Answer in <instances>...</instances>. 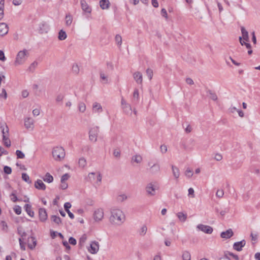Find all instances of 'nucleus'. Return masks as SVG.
I'll return each mask as SVG.
<instances>
[{"mask_svg": "<svg viewBox=\"0 0 260 260\" xmlns=\"http://www.w3.org/2000/svg\"><path fill=\"white\" fill-rule=\"evenodd\" d=\"M109 222L114 225H120L125 220V215L122 210L117 207H112L110 209Z\"/></svg>", "mask_w": 260, "mask_h": 260, "instance_id": "f257e3e1", "label": "nucleus"}, {"mask_svg": "<svg viewBox=\"0 0 260 260\" xmlns=\"http://www.w3.org/2000/svg\"><path fill=\"white\" fill-rule=\"evenodd\" d=\"M28 55V51L27 50L24 49L22 50L19 51L18 52L14 61V65L15 66H18L23 64Z\"/></svg>", "mask_w": 260, "mask_h": 260, "instance_id": "f03ea898", "label": "nucleus"}, {"mask_svg": "<svg viewBox=\"0 0 260 260\" xmlns=\"http://www.w3.org/2000/svg\"><path fill=\"white\" fill-rule=\"evenodd\" d=\"M52 156L55 160L60 161L65 156V151L61 147H56L52 150Z\"/></svg>", "mask_w": 260, "mask_h": 260, "instance_id": "7ed1b4c3", "label": "nucleus"}, {"mask_svg": "<svg viewBox=\"0 0 260 260\" xmlns=\"http://www.w3.org/2000/svg\"><path fill=\"white\" fill-rule=\"evenodd\" d=\"M92 217L94 222H101L104 218V209L103 208H96L93 211Z\"/></svg>", "mask_w": 260, "mask_h": 260, "instance_id": "20e7f679", "label": "nucleus"}, {"mask_svg": "<svg viewBox=\"0 0 260 260\" xmlns=\"http://www.w3.org/2000/svg\"><path fill=\"white\" fill-rule=\"evenodd\" d=\"M121 105L124 112L127 115L133 116H136L137 111L135 109L134 110V112H132L131 106L126 102L124 99L121 100Z\"/></svg>", "mask_w": 260, "mask_h": 260, "instance_id": "39448f33", "label": "nucleus"}, {"mask_svg": "<svg viewBox=\"0 0 260 260\" xmlns=\"http://www.w3.org/2000/svg\"><path fill=\"white\" fill-rule=\"evenodd\" d=\"M158 187L153 182L148 183L145 187L146 195L148 197H153L156 194Z\"/></svg>", "mask_w": 260, "mask_h": 260, "instance_id": "423d86ee", "label": "nucleus"}, {"mask_svg": "<svg viewBox=\"0 0 260 260\" xmlns=\"http://www.w3.org/2000/svg\"><path fill=\"white\" fill-rule=\"evenodd\" d=\"M99 132V131L98 127H94L91 128L89 132V140L94 143L96 142L97 141Z\"/></svg>", "mask_w": 260, "mask_h": 260, "instance_id": "0eeeda50", "label": "nucleus"}, {"mask_svg": "<svg viewBox=\"0 0 260 260\" xmlns=\"http://www.w3.org/2000/svg\"><path fill=\"white\" fill-rule=\"evenodd\" d=\"M148 166L149 167L150 173L152 174H156L160 172V166L157 162L153 164L151 162H149Z\"/></svg>", "mask_w": 260, "mask_h": 260, "instance_id": "6e6552de", "label": "nucleus"}, {"mask_svg": "<svg viewBox=\"0 0 260 260\" xmlns=\"http://www.w3.org/2000/svg\"><path fill=\"white\" fill-rule=\"evenodd\" d=\"M88 251L91 254H96L99 250V243L96 241H92L90 247L88 248Z\"/></svg>", "mask_w": 260, "mask_h": 260, "instance_id": "1a4fd4ad", "label": "nucleus"}, {"mask_svg": "<svg viewBox=\"0 0 260 260\" xmlns=\"http://www.w3.org/2000/svg\"><path fill=\"white\" fill-rule=\"evenodd\" d=\"M133 77L134 80L138 84H142L143 74L142 73L139 71L135 72L133 73Z\"/></svg>", "mask_w": 260, "mask_h": 260, "instance_id": "9d476101", "label": "nucleus"}, {"mask_svg": "<svg viewBox=\"0 0 260 260\" xmlns=\"http://www.w3.org/2000/svg\"><path fill=\"white\" fill-rule=\"evenodd\" d=\"M197 228L206 234H211L213 232V229L211 226L202 224H199Z\"/></svg>", "mask_w": 260, "mask_h": 260, "instance_id": "9b49d317", "label": "nucleus"}, {"mask_svg": "<svg viewBox=\"0 0 260 260\" xmlns=\"http://www.w3.org/2000/svg\"><path fill=\"white\" fill-rule=\"evenodd\" d=\"M34 125V120L30 117H27L24 119V126L27 129H32Z\"/></svg>", "mask_w": 260, "mask_h": 260, "instance_id": "f8f14e48", "label": "nucleus"}, {"mask_svg": "<svg viewBox=\"0 0 260 260\" xmlns=\"http://www.w3.org/2000/svg\"><path fill=\"white\" fill-rule=\"evenodd\" d=\"M246 244L245 240H242L240 242H235L233 245V248L238 251H240L242 250L243 247Z\"/></svg>", "mask_w": 260, "mask_h": 260, "instance_id": "ddd939ff", "label": "nucleus"}, {"mask_svg": "<svg viewBox=\"0 0 260 260\" xmlns=\"http://www.w3.org/2000/svg\"><path fill=\"white\" fill-rule=\"evenodd\" d=\"M9 27L8 25L5 23H0V36H4L8 34Z\"/></svg>", "mask_w": 260, "mask_h": 260, "instance_id": "4468645a", "label": "nucleus"}, {"mask_svg": "<svg viewBox=\"0 0 260 260\" xmlns=\"http://www.w3.org/2000/svg\"><path fill=\"white\" fill-rule=\"evenodd\" d=\"M49 26L45 22L41 23L39 25V31L42 34H47L49 31Z\"/></svg>", "mask_w": 260, "mask_h": 260, "instance_id": "2eb2a0df", "label": "nucleus"}, {"mask_svg": "<svg viewBox=\"0 0 260 260\" xmlns=\"http://www.w3.org/2000/svg\"><path fill=\"white\" fill-rule=\"evenodd\" d=\"M234 235L232 229H230L225 232H223L220 234V237L223 239H229L232 237Z\"/></svg>", "mask_w": 260, "mask_h": 260, "instance_id": "dca6fc26", "label": "nucleus"}, {"mask_svg": "<svg viewBox=\"0 0 260 260\" xmlns=\"http://www.w3.org/2000/svg\"><path fill=\"white\" fill-rule=\"evenodd\" d=\"M35 187L39 190H44L46 189V185L41 180L38 179L35 182Z\"/></svg>", "mask_w": 260, "mask_h": 260, "instance_id": "f3484780", "label": "nucleus"}, {"mask_svg": "<svg viewBox=\"0 0 260 260\" xmlns=\"http://www.w3.org/2000/svg\"><path fill=\"white\" fill-rule=\"evenodd\" d=\"M39 214L41 221H44L47 219V214L45 209L40 208L39 209Z\"/></svg>", "mask_w": 260, "mask_h": 260, "instance_id": "a211bd4d", "label": "nucleus"}, {"mask_svg": "<svg viewBox=\"0 0 260 260\" xmlns=\"http://www.w3.org/2000/svg\"><path fill=\"white\" fill-rule=\"evenodd\" d=\"M81 5L82 9L83 11L87 13H90L91 12V9L85 1L82 0L81 1Z\"/></svg>", "mask_w": 260, "mask_h": 260, "instance_id": "6ab92c4d", "label": "nucleus"}, {"mask_svg": "<svg viewBox=\"0 0 260 260\" xmlns=\"http://www.w3.org/2000/svg\"><path fill=\"white\" fill-rule=\"evenodd\" d=\"M241 30L242 35V37H241L242 39H243L246 42H248L249 41V38L248 31L243 26L241 27Z\"/></svg>", "mask_w": 260, "mask_h": 260, "instance_id": "aec40b11", "label": "nucleus"}, {"mask_svg": "<svg viewBox=\"0 0 260 260\" xmlns=\"http://www.w3.org/2000/svg\"><path fill=\"white\" fill-rule=\"evenodd\" d=\"M1 128L2 129V133H3V137L4 136L9 137V128L6 123H4L3 124H1Z\"/></svg>", "mask_w": 260, "mask_h": 260, "instance_id": "412c9836", "label": "nucleus"}, {"mask_svg": "<svg viewBox=\"0 0 260 260\" xmlns=\"http://www.w3.org/2000/svg\"><path fill=\"white\" fill-rule=\"evenodd\" d=\"M110 2L108 0H101L100 2V7L103 10L108 9L110 7Z\"/></svg>", "mask_w": 260, "mask_h": 260, "instance_id": "4be33fe9", "label": "nucleus"}, {"mask_svg": "<svg viewBox=\"0 0 260 260\" xmlns=\"http://www.w3.org/2000/svg\"><path fill=\"white\" fill-rule=\"evenodd\" d=\"M73 18L71 14H68L65 17V24L67 26H70L72 23Z\"/></svg>", "mask_w": 260, "mask_h": 260, "instance_id": "5701e85b", "label": "nucleus"}, {"mask_svg": "<svg viewBox=\"0 0 260 260\" xmlns=\"http://www.w3.org/2000/svg\"><path fill=\"white\" fill-rule=\"evenodd\" d=\"M176 215L181 222H184L186 221V220L187 219L186 214H185L183 212H178L176 214Z\"/></svg>", "mask_w": 260, "mask_h": 260, "instance_id": "b1692460", "label": "nucleus"}, {"mask_svg": "<svg viewBox=\"0 0 260 260\" xmlns=\"http://www.w3.org/2000/svg\"><path fill=\"white\" fill-rule=\"evenodd\" d=\"M172 170L174 177L175 179H177L180 176V171L179 169L176 166H172Z\"/></svg>", "mask_w": 260, "mask_h": 260, "instance_id": "393cba45", "label": "nucleus"}, {"mask_svg": "<svg viewBox=\"0 0 260 260\" xmlns=\"http://www.w3.org/2000/svg\"><path fill=\"white\" fill-rule=\"evenodd\" d=\"M67 35L66 32L63 30L61 29L58 32V39L60 41H63L67 39Z\"/></svg>", "mask_w": 260, "mask_h": 260, "instance_id": "a878e982", "label": "nucleus"}, {"mask_svg": "<svg viewBox=\"0 0 260 260\" xmlns=\"http://www.w3.org/2000/svg\"><path fill=\"white\" fill-rule=\"evenodd\" d=\"M72 71L73 73L76 75H78L80 73V67L77 63H74L72 67Z\"/></svg>", "mask_w": 260, "mask_h": 260, "instance_id": "bb28decb", "label": "nucleus"}, {"mask_svg": "<svg viewBox=\"0 0 260 260\" xmlns=\"http://www.w3.org/2000/svg\"><path fill=\"white\" fill-rule=\"evenodd\" d=\"M132 160L137 164H140L142 161L143 158L141 155L137 154L132 157Z\"/></svg>", "mask_w": 260, "mask_h": 260, "instance_id": "cd10ccee", "label": "nucleus"}, {"mask_svg": "<svg viewBox=\"0 0 260 260\" xmlns=\"http://www.w3.org/2000/svg\"><path fill=\"white\" fill-rule=\"evenodd\" d=\"M86 164H87L86 159L84 157H82L79 159L78 165H79V167L84 168L86 167Z\"/></svg>", "mask_w": 260, "mask_h": 260, "instance_id": "c85d7f7f", "label": "nucleus"}, {"mask_svg": "<svg viewBox=\"0 0 260 260\" xmlns=\"http://www.w3.org/2000/svg\"><path fill=\"white\" fill-rule=\"evenodd\" d=\"M183 260H191V255L189 251H184L182 254Z\"/></svg>", "mask_w": 260, "mask_h": 260, "instance_id": "c756f323", "label": "nucleus"}, {"mask_svg": "<svg viewBox=\"0 0 260 260\" xmlns=\"http://www.w3.org/2000/svg\"><path fill=\"white\" fill-rule=\"evenodd\" d=\"M43 180L48 183H51L53 181V177L49 173H47L43 178Z\"/></svg>", "mask_w": 260, "mask_h": 260, "instance_id": "7c9ffc66", "label": "nucleus"}, {"mask_svg": "<svg viewBox=\"0 0 260 260\" xmlns=\"http://www.w3.org/2000/svg\"><path fill=\"white\" fill-rule=\"evenodd\" d=\"M26 212L31 217H33L34 213L31 211V206L29 204H26L24 206Z\"/></svg>", "mask_w": 260, "mask_h": 260, "instance_id": "2f4dec72", "label": "nucleus"}, {"mask_svg": "<svg viewBox=\"0 0 260 260\" xmlns=\"http://www.w3.org/2000/svg\"><path fill=\"white\" fill-rule=\"evenodd\" d=\"M93 110L96 112H101L102 110V108L101 105L97 103H95L93 105Z\"/></svg>", "mask_w": 260, "mask_h": 260, "instance_id": "473e14b6", "label": "nucleus"}, {"mask_svg": "<svg viewBox=\"0 0 260 260\" xmlns=\"http://www.w3.org/2000/svg\"><path fill=\"white\" fill-rule=\"evenodd\" d=\"M51 220L57 225H59L61 223V220L60 217L55 215H52L51 217Z\"/></svg>", "mask_w": 260, "mask_h": 260, "instance_id": "72a5a7b5", "label": "nucleus"}, {"mask_svg": "<svg viewBox=\"0 0 260 260\" xmlns=\"http://www.w3.org/2000/svg\"><path fill=\"white\" fill-rule=\"evenodd\" d=\"M147 231V228L146 225H143L139 230V235L144 236L146 235Z\"/></svg>", "mask_w": 260, "mask_h": 260, "instance_id": "f704fd0d", "label": "nucleus"}, {"mask_svg": "<svg viewBox=\"0 0 260 260\" xmlns=\"http://www.w3.org/2000/svg\"><path fill=\"white\" fill-rule=\"evenodd\" d=\"M3 141L4 144V145L7 147H9L11 146V141L10 140L9 138V137H6L5 136H4L3 138Z\"/></svg>", "mask_w": 260, "mask_h": 260, "instance_id": "c9c22d12", "label": "nucleus"}, {"mask_svg": "<svg viewBox=\"0 0 260 260\" xmlns=\"http://www.w3.org/2000/svg\"><path fill=\"white\" fill-rule=\"evenodd\" d=\"M4 3L5 0H1L0 1V20L2 19L4 16Z\"/></svg>", "mask_w": 260, "mask_h": 260, "instance_id": "e433bc0d", "label": "nucleus"}, {"mask_svg": "<svg viewBox=\"0 0 260 260\" xmlns=\"http://www.w3.org/2000/svg\"><path fill=\"white\" fill-rule=\"evenodd\" d=\"M100 78L102 80L103 83L107 84L108 83V76L104 73H100Z\"/></svg>", "mask_w": 260, "mask_h": 260, "instance_id": "4c0bfd02", "label": "nucleus"}, {"mask_svg": "<svg viewBox=\"0 0 260 260\" xmlns=\"http://www.w3.org/2000/svg\"><path fill=\"white\" fill-rule=\"evenodd\" d=\"M116 44L118 46H121L122 44V37L119 35H116L115 38Z\"/></svg>", "mask_w": 260, "mask_h": 260, "instance_id": "58836bf2", "label": "nucleus"}, {"mask_svg": "<svg viewBox=\"0 0 260 260\" xmlns=\"http://www.w3.org/2000/svg\"><path fill=\"white\" fill-rule=\"evenodd\" d=\"M30 239L32 241V244H31L29 243L28 246L30 249H33L36 246L37 241L36 240L35 238L32 237H31Z\"/></svg>", "mask_w": 260, "mask_h": 260, "instance_id": "ea45409f", "label": "nucleus"}, {"mask_svg": "<svg viewBox=\"0 0 260 260\" xmlns=\"http://www.w3.org/2000/svg\"><path fill=\"white\" fill-rule=\"evenodd\" d=\"M185 175L187 177V178H191L192 176H193V172L192 171L189 169V168H187L186 171H185Z\"/></svg>", "mask_w": 260, "mask_h": 260, "instance_id": "a19ab883", "label": "nucleus"}, {"mask_svg": "<svg viewBox=\"0 0 260 260\" xmlns=\"http://www.w3.org/2000/svg\"><path fill=\"white\" fill-rule=\"evenodd\" d=\"M127 199V197L125 194H120L117 196V200L119 202H122Z\"/></svg>", "mask_w": 260, "mask_h": 260, "instance_id": "79ce46f5", "label": "nucleus"}, {"mask_svg": "<svg viewBox=\"0 0 260 260\" xmlns=\"http://www.w3.org/2000/svg\"><path fill=\"white\" fill-rule=\"evenodd\" d=\"M146 73L149 80H151L153 77V71L151 69H147L146 71Z\"/></svg>", "mask_w": 260, "mask_h": 260, "instance_id": "37998d69", "label": "nucleus"}, {"mask_svg": "<svg viewBox=\"0 0 260 260\" xmlns=\"http://www.w3.org/2000/svg\"><path fill=\"white\" fill-rule=\"evenodd\" d=\"M22 179L26 182L30 183L29 177L28 175L26 173H22Z\"/></svg>", "mask_w": 260, "mask_h": 260, "instance_id": "c03bdc74", "label": "nucleus"}, {"mask_svg": "<svg viewBox=\"0 0 260 260\" xmlns=\"http://www.w3.org/2000/svg\"><path fill=\"white\" fill-rule=\"evenodd\" d=\"M160 150L162 154L166 153L168 151L167 146L165 144L161 145L160 146Z\"/></svg>", "mask_w": 260, "mask_h": 260, "instance_id": "a18cd8bd", "label": "nucleus"}, {"mask_svg": "<svg viewBox=\"0 0 260 260\" xmlns=\"http://www.w3.org/2000/svg\"><path fill=\"white\" fill-rule=\"evenodd\" d=\"M16 154L19 158H23L25 156L24 153L21 151L18 150L16 151Z\"/></svg>", "mask_w": 260, "mask_h": 260, "instance_id": "49530a36", "label": "nucleus"}, {"mask_svg": "<svg viewBox=\"0 0 260 260\" xmlns=\"http://www.w3.org/2000/svg\"><path fill=\"white\" fill-rule=\"evenodd\" d=\"M87 237L86 236L84 235H83L79 240V244H80L81 246H83V245L84 244L86 240Z\"/></svg>", "mask_w": 260, "mask_h": 260, "instance_id": "de8ad7c7", "label": "nucleus"}, {"mask_svg": "<svg viewBox=\"0 0 260 260\" xmlns=\"http://www.w3.org/2000/svg\"><path fill=\"white\" fill-rule=\"evenodd\" d=\"M216 195L217 197L221 198L224 195V191L222 189H218L216 191Z\"/></svg>", "mask_w": 260, "mask_h": 260, "instance_id": "09e8293b", "label": "nucleus"}, {"mask_svg": "<svg viewBox=\"0 0 260 260\" xmlns=\"http://www.w3.org/2000/svg\"><path fill=\"white\" fill-rule=\"evenodd\" d=\"M14 210L17 215H19L21 213V208L19 206H15Z\"/></svg>", "mask_w": 260, "mask_h": 260, "instance_id": "8fccbe9b", "label": "nucleus"}, {"mask_svg": "<svg viewBox=\"0 0 260 260\" xmlns=\"http://www.w3.org/2000/svg\"><path fill=\"white\" fill-rule=\"evenodd\" d=\"M79 110L81 112H84L86 110V106L84 103L79 104Z\"/></svg>", "mask_w": 260, "mask_h": 260, "instance_id": "3c124183", "label": "nucleus"}, {"mask_svg": "<svg viewBox=\"0 0 260 260\" xmlns=\"http://www.w3.org/2000/svg\"><path fill=\"white\" fill-rule=\"evenodd\" d=\"M4 171L7 174H10L12 172V169L9 167L5 166L4 168Z\"/></svg>", "mask_w": 260, "mask_h": 260, "instance_id": "603ef678", "label": "nucleus"}, {"mask_svg": "<svg viewBox=\"0 0 260 260\" xmlns=\"http://www.w3.org/2000/svg\"><path fill=\"white\" fill-rule=\"evenodd\" d=\"M7 95L6 91L5 89L2 88L0 90V96L2 98H6Z\"/></svg>", "mask_w": 260, "mask_h": 260, "instance_id": "864d4df0", "label": "nucleus"}, {"mask_svg": "<svg viewBox=\"0 0 260 260\" xmlns=\"http://www.w3.org/2000/svg\"><path fill=\"white\" fill-rule=\"evenodd\" d=\"M214 159L217 161H220L222 159V155L220 153H216L214 156Z\"/></svg>", "mask_w": 260, "mask_h": 260, "instance_id": "5fc2aeb1", "label": "nucleus"}, {"mask_svg": "<svg viewBox=\"0 0 260 260\" xmlns=\"http://www.w3.org/2000/svg\"><path fill=\"white\" fill-rule=\"evenodd\" d=\"M161 14L162 16L166 18V19H168V14H167V11L165 9L163 8L161 9Z\"/></svg>", "mask_w": 260, "mask_h": 260, "instance_id": "6e6d98bb", "label": "nucleus"}, {"mask_svg": "<svg viewBox=\"0 0 260 260\" xmlns=\"http://www.w3.org/2000/svg\"><path fill=\"white\" fill-rule=\"evenodd\" d=\"M188 196H190L191 198H194V191L192 188H189L188 189Z\"/></svg>", "mask_w": 260, "mask_h": 260, "instance_id": "4d7b16f0", "label": "nucleus"}, {"mask_svg": "<svg viewBox=\"0 0 260 260\" xmlns=\"http://www.w3.org/2000/svg\"><path fill=\"white\" fill-rule=\"evenodd\" d=\"M37 65H38L37 62L34 61L30 64V66L29 68V70L31 71H33L36 68V67L37 66Z\"/></svg>", "mask_w": 260, "mask_h": 260, "instance_id": "13d9d810", "label": "nucleus"}, {"mask_svg": "<svg viewBox=\"0 0 260 260\" xmlns=\"http://www.w3.org/2000/svg\"><path fill=\"white\" fill-rule=\"evenodd\" d=\"M185 82L187 84L189 85H192L194 84V82L193 80L190 78H187L185 80Z\"/></svg>", "mask_w": 260, "mask_h": 260, "instance_id": "bf43d9fd", "label": "nucleus"}, {"mask_svg": "<svg viewBox=\"0 0 260 260\" xmlns=\"http://www.w3.org/2000/svg\"><path fill=\"white\" fill-rule=\"evenodd\" d=\"M69 178V175L68 174L66 173L61 177V182H65V181L67 180Z\"/></svg>", "mask_w": 260, "mask_h": 260, "instance_id": "052dcab7", "label": "nucleus"}, {"mask_svg": "<svg viewBox=\"0 0 260 260\" xmlns=\"http://www.w3.org/2000/svg\"><path fill=\"white\" fill-rule=\"evenodd\" d=\"M71 207V204L67 202L64 204V208L66 210V211H68L69 210V209Z\"/></svg>", "mask_w": 260, "mask_h": 260, "instance_id": "680f3d73", "label": "nucleus"}, {"mask_svg": "<svg viewBox=\"0 0 260 260\" xmlns=\"http://www.w3.org/2000/svg\"><path fill=\"white\" fill-rule=\"evenodd\" d=\"M113 155L117 158H119L120 156V151L118 150H114L113 151Z\"/></svg>", "mask_w": 260, "mask_h": 260, "instance_id": "e2e57ef3", "label": "nucleus"}, {"mask_svg": "<svg viewBox=\"0 0 260 260\" xmlns=\"http://www.w3.org/2000/svg\"><path fill=\"white\" fill-rule=\"evenodd\" d=\"M69 242L73 245H75L76 244V240L75 238L73 237H70L69 240Z\"/></svg>", "mask_w": 260, "mask_h": 260, "instance_id": "0e129e2a", "label": "nucleus"}, {"mask_svg": "<svg viewBox=\"0 0 260 260\" xmlns=\"http://www.w3.org/2000/svg\"><path fill=\"white\" fill-rule=\"evenodd\" d=\"M68 185V184L67 183H66L65 182H61V184H60V188H61L62 189H66L67 188Z\"/></svg>", "mask_w": 260, "mask_h": 260, "instance_id": "69168bd1", "label": "nucleus"}, {"mask_svg": "<svg viewBox=\"0 0 260 260\" xmlns=\"http://www.w3.org/2000/svg\"><path fill=\"white\" fill-rule=\"evenodd\" d=\"M22 3V0H13V4L15 6H19Z\"/></svg>", "mask_w": 260, "mask_h": 260, "instance_id": "338daca9", "label": "nucleus"}, {"mask_svg": "<svg viewBox=\"0 0 260 260\" xmlns=\"http://www.w3.org/2000/svg\"><path fill=\"white\" fill-rule=\"evenodd\" d=\"M219 260H231L228 256V254L225 253Z\"/></svg>", "mask_w": 260, "mask_h": 260, "instance_id": "774afa93", "label": "nucleus"}]
</instances>
